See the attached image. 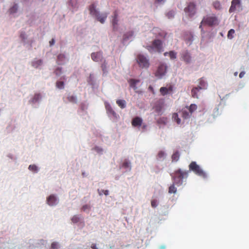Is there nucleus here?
I'll use <instances>...</instances> for the list:
<instances>
[{"instance_id":"33","label":"nucleus","mask_w":249,"mask_h":249,"mask_svg":"<svg viewBox=\"0 0 249 249\" xmlns=\"http://www.w3.org/2000/svg\"><path fill=\"white\" fill-rule=\"evenodd\" d=\"M167 54H168V53H165L164 55H166ZM171 59H175L176 58L177 53L174 51H170L169 53H168Z\"/></svg>"},{"instance_id":"41","label":"nucleus","mask_w":249,"mask_h":249,"mask_svg":"<svg viewBox=\"0 0 249 249\" xmlns=\"http://www.w3.org/2000/svg\"><path fill=\"white\" fill-rule=\"evenodd\" d=\"M151 204L153 208H156L158 206V201L156 199H152Z\"/></svg>"},{"instance_id":"53","label":"nucleus","mask_w":249,"mask_h":249,"mask_svg":"<svg viewBox=\"0 0 249 249\" xmlns=\"http://www.w3.org/2000/svg\"><path fill=\"white\" fill-rule=\"evenodd\" d=\"M55 40L53 38L51 41H50V46H52L54 44Z\"/></svg>"},{"instance_id":"35","label":"nucleus","mask_w":249,"mask_h":249,"mask_svg":"<svg viewBox=\"0 0 249 249\" xmlns=\"http://www.w3.org/2000/svg\"><path fill=\"white\" fill-rule=\"evenodd\" d=\"M67 99H68V100L70 102H71L72 103H76V102H77L76 97L74 96H73V95L69 96L67 97Z\"/></svg>"},{"instance_id":"20","label":"nucleus","mask_w":249,"mask_h":249,"mask_svg":"<svg viewBox=\"0 0 249 249\" xmlns=\"http://www.w3.org/2000/svg\"><path fill=\"white\" fill-rule=\"evenodd\" d=\"M89 13L91 15L94 17L99 12L96 9L94 4H91L89 8Z\"/></svg>"},{"instance_id":"44","label":"nucleus","mask_w":249,"mask_h":249,"mask_svg":"<svg viewBox=\"0 0 249 249\" xmlns=\"http://www.w3.org/2000/svg\"><path fill=\"white\" fill-rule=\"evenodd\" d=\"M90 209V206L89 205L86 204L83 206L82 208V210L85 212L87 210L89 211Z\"/></svg>"},{"instance_id":"19","label":"nucleus","mask_w":249,"mask_h":249,"mask_svg":"<svg viewBox=\"0 0 249 249\" xmlns=\"http://www.w3.org/2000/svg\"><path fill=\"white\" fill-rule=\"evenodd\" d=\"M186 43L190 45L193 40V36L191 33H187L184 36Z\"/></svg>"},{"instance_id":"7","label":"nucleus","mask_w":249,"mask_h":249,"mask_svg":"<svg viewBox=\"0 0 249 249\" xmlns=\"http://www.w3.org/2000/svg\"><path fill=\"white\" fill-rule=\"evenodd\" d=\"M184 12L190 17H193L196 13V5L194 2H190L184 8Z\"/></svg>"},{"instance_id":"14","label":"nucleus","mask_w":249,"mask_h":249,"mask_svg":"<svg viewBox=\"0 0 249 249\" xmlns=\"http://www.w3.org/2000/svg\"><path fill=\"white\" fill-rule=\"evenodd\" d=\"M131 124L133 127H139L142 124V119L140 117H136L132 119Z\"/></svg>"},{"instance_id":"32","label":"nucleus","mask_w":249,"mask_h":249,"mask_svg":"<svg viewBox=\"0 0 249 249\" xmlns=\"http://www.w3.org/2000/svg\"><path fill=\"white\" fill-rule=\"evenodd\" d=\"M60 246L58 242H53L51 245L50 249H59Z\"/></svg>"},{"instance_id":"10","label":"nucleus","mask_w":249,"mask_h":249,"mask_svg":"<svg viewBox=\"0 0 249 249\" xmlns=\"http://www.w3.org/2000/svg\"><path fill=\"white\" fill-rule=\"evenodd\" d=\"M173 91V86L171 85L166 87H161L160 89V92L162 96H165L168 94H172Z\"/></svg>"},{"instance_id":"40","label":"nucleus","mask_w":249,"mask_h":249,"mask_svg":"<svg viewBox=\"0 0 249 249\" xmlns=\"http://www.w3.org/2000/svg\"><path fill=\"white\" fill-rule=\"evenodd\" d=\"M71 220L73 223H76L79 221L80 218L78 215H75L72 216Z\"/></svg>"},{"instance_id":"3","label":"nucleus","mask_w":249,"mask_h":249,"mask_svg":"<svg viewBox=\"0 0 249 249\" xmlns=\"http://www.w3.org/2000/svg\"><path fill=\"white\" fill-rule=\"evenodd\" d=\"M189 169L193 171L197 175L200 176L203 178L207 177V175L205 172L196 164L195 161H192L190 164Z\"/></svg>"},{"instance_id":"11","label":"nucleus","mask_w":249,"mask_h":249,"mask_svg":"<svg viewBox=\"0 0 249 249\" xmlns=\"http://www.w3.org/2000/svg\"><path fill=\"white\" fill-rule=\"evenodd\" d=\"M164 107V102L162 100H160L156 102L153 108L158 114H160Z\"/></svg>"},{"instance_id":"48","label":"nucleus","mask_w":249,"mask_h":249,"mask_svg":"<svg viewBox=\"0 0 249 249\" xmlns=\"http://www.w3.org/2000/svg\"><path fill=\"white\" fill-rule=\"evenodd\" d=\"M94 150L98 153H101L103 151L102 148L98 146H96L94 148Z\"/></svg>"},{"instance_id":"49","label":"nucleus","mask_w":249,"mask_h":249,"mask_svg":"<svg viewBox=\"0 0 249 249\" xmlns=\"http://www.w3.org/2000/svg\"><path fill=\"white\" fill-rule=\"evenodd\" d=\"M20 37L23 41H25L26 39V36L25 33H21L20 34Z\"/></svg>"},{"instance_id":"42","label":"nucleus","mask_w":249,"mask_h":249,"mask_svg":"<svg viewBox=\"0 0 249 249\" xmlns=\"http://www.w3.org/2000/svg\"><path fill=\"white\" fill-rule=\"evenodd\" d=\"M46 244H47V241L44 240H43V239L39 240L37 243V245H39V247L41 246V245H43V246L46 247Z\"/></svg>"},{"instance_id":"61","label":"nucleus","mask_w":249,"mask_h":249,"mask_svg":"<svg viewBox=\"0 0 249 249\" xmlns=\"http://www.w3.org/2000/svg\"><path fill=\"white\" fill-rule=\"evenodd\" d=\"M234 74H235V75H236L237 74V72H235V73H234Z\"/></svg>"},{"instance_id":"28","label":"nucleus","mask_w":249,"mask_h":249,"mask_svg":"<svg viewBox=\"0 0 249 249\" xmlns=\"http://www.w3.org/2000/svg\"><path fill=\"white\" fill-rule=\"evenodd\" d=\"M172 119L174 121L176 122L178 124H179L181 123V120L180 118H179L178 113H173L172 115Z\"/></svg>"},{"instance_id":"59","label":"nucleus","mask_w":249,"mask_h":249,"mask_svg":"<svg viewBox=\"0 0 249 249\" xmlns=\"http://www.w3.org/2000/svg\"><path fill=\"white\" fill-rule=\"evenodd\" d=\"M149 89H150L152 91L153 90V89L151 86L149 87Z\"/></svg>"},{"instance_id":"25","label":"nucleus","mask_w":249,"mask_h":249,"mask_svg":"<svg viewBox=\"0 0 249 249\" xmlns=\"http://www.w3.org/2000/svg\"><path fill=\"white\" fill-rule=\"evenodd\" d=\"M186 107L192 114L197 109V106L196 104H192L189 107L186 106Z\"/></svg>"},{"instance_id":"57","label":"nucleus","mask_w":249,"mask_h":249,"mask_svg":"<svg viewBox=\"0 0 249 249\" xmlns=\"http://www.w3.org/2000/svg\"><path fill=\"white\" fill-rule=\"evenodd\" d=\"M141 126H142V129L143 130H145L147 127V125L145 124H142V125Z\"/></svg>"},{"instance_id":"18","label":"nucleus","mask_w":249,"mask_h":249,"mask_svg":"<svg viewBox=\"0 0 249 249\" xmlns=\"http://www.w3.org/2000/svg\"><path fill=\"white\" fill-rule=\"evenodd\" d=\"M181 112L182 117L185 119L189 118L192 114L186 107L182 109Z\"/></svg>"},{"instance_id":"5","label":"nucleus","mask_w":249,"mask_h":249,"mask_svg":"<svg viewBox=\"0 0 249 249\" xmlns=\"http://www.w3.org/2000/svg\"><path fill=\"white\" fill-rule=\"evenodd\" d=\"M242 10L241 0H232L231 5L229 9L230 13L235 11H241Z\"/></svg>"},{"instance_id":"26","label":"nucleus","mask_w":249,"mask_h":249,"mask_svg":"<svg viewBox=\"0 0 249 249\" xmlns=\"http://www.w3.org/2000/svg\"><path fill=\"white\" fill-rule=\"evenodd\" d=\"M213 5L215 10H219L222 8L220 2L218 0H215L213 2Z\"/></svg>"},{"instance_id":"51","label":"nucleus","mask_w":249,"mask_h":249,"mask_svg":"<svg viewBox=\"0 0 249 249\" xmlns=\"http://www.w3.org/2000/svg\"><path fill=\"white\" fill-rule=\"evenodd\" d=\"M65 58V56L64 54H60L58 55V60H62L63 59Z\"/></svg>"},{"instance_id":"1","label":"nucleus","mask_w":249,"mask_h":249,"mask_svg":"<svg viewBox=\"0 0 249 249\" xmlns=\"http://www.w3.org/2000/svg\"><path fill=\"white\" fill-rule=\"evenodd\" d=\"M219 24V20L218 17L214 14H210L204 16L201 24L207 25L209 27H213L218 25Z\"/></svg>"},{"instance_id":"55","label":"nucleus","mask_w":249,"mask_h":249,"mask_svg":"<svg viewBox=\"0 0 249 249\" xmlns=\"http://www.w3.org/2000/svg\"><path fill=\"white\" fill-rule=\"evenodd\" d=\"M245 74V72L244 71H241L239 74V77L242 78Z\"/></svg>"},{"instance_id":"27","label":"nucleus","mask_w":249,"mask_h":249,"mask_svg":"<svg viewBox=\"0 0 249 249\" xmlns=\"http://www.w3.org/2000/svg\"><path fill=\"white\" fill-rule=\"evenodd\" d=\"M41 96L40 93H36L34 95V97L31 99V102L32 103H35L37 102L40 99H41Z\"/></svg>"},{"instance_id":"4","label":"nucleus","mask_w":249,"mask_h":249,"mask_svg":"<svg viewBox=\"0 0 249 249\" xmlns=\"http://www.w3.org/2000/svg\"><path fill=\"white\" fill-rule=\"evenodd\" d=\"M137 62L142 69H147L149 68L150 63L149 59L143 54H138L136 57Z\"/></svg>"},{"instance_id":"37","label":"nucleus","mask_w":249,"mask_h":249,"mask_svg":"<svg viewBox=\"0 0 249 249\" xmlns=\"http://www.w3.org/2000/svg\"><path fill=\"white\" fill-rule=\"evenodd\" d=\"M235 33V31L233 29H231L229 31L228 33V38L229 39H232L233 37V35Z\"/></svg>"},{"instance_id":"6","label":"nucleus","mask_w":249,"mask_h":249,"mask_svg":"<svg viewBox=\"0 0 249 249\" xmlns=\"http://www.w3.org/2000/svg\"><path fill=\"white\" fill-rule=\"evenodd\" d=\"M154 49L159 53L163 51L162 41L159 39H156L152 42V46H147V49L151 51V49Z\"/></svg>"},{"instance_id":"24","label":"nucleus","mask_w":249,"mask_h":249,"mask_svg":"<svg viewBox=\"0 0 249 249\" xmlns=\"http://www.w3.org/2000/svg\"><path fill=\"white\" fill-rule=\"evenodd\" d=\"M116 103L121 108H124L126 107V102L124 100H117Z\"/></svg>"},{"instance_id":"56","label":"nucleus","mask_w":249,"mask_h":249,"mask_svg":"<svg viewBox=\"0 0 249 249\" xmlns=\"http://www.w3.org/2000/svg\"><path fill=\"white\" fill-rule=\"evenodd\" d=\"M36 63L37 65H40L42 63V61L40 59L38 60L36 62Z\"/></svg>"},{"instance_id":"60","label":"nucleus","mask_w":249,"mask_h":249,"mask_svg":"<svg viewBox=\"0 0 249 249\" xmlns=\"http://www.w3.org/2000/svg\"><path fill=\"white\" fill-rule=\"evenodd\" d=\"M202 25H203V24H200V25H199V28L200 29H201V30H202V29H202Z\"/></svg>"},{"instance_id":"45","label":"nucleus","mask_w":249,"mask_h":249,"mask_svg":"<svg viewBox=\"0 0 249 249\" xmlns=\"http://www.w3.org/2000/svg\"><path fill=\"white\" fill-rule=\"evenodd\" d=\"M106 108L107 109V113H108L109 112H111L113 110L109 104L106 105Z\"/></svg>"},{"instance_id":"43","label":"nucleus","mask_w":249,"mask_h":249,"mask_svg":"<svg viewBox=\"0 0 249 249\" xmlns=\"http://www.w3.org/2000/svg\"><path fill=\"white\" fill-rule=\"evenodd\" d=\"M55 74L59 76L62 73V68H57L54 71Z\"/></svg>"},{"instance_id":"9","label":"nucleus","mask_w":249,"mask_h":249,"mask_svg":"<svg viewBox=\"0 0 249 249\" xmlns=\"http://www.w3.org/2000/svg\"><path fill=\"white\" fill-rule=\"evenodd\" d=\"M118 10H116L113 12V15L112 16L111 24L113 27V30L114 31H117L118 29Z\"/></svg>"},{"instance_id":"46","label":"nucleus","mask_w":249,"mask_h":249,"mask_svg":"<svg viewBox=\"0 0 249 249\" xmlns=\"http://www.w3.org/2000/svg\"><path fill=\"white\" fill-rule=\"evenodd\" d=\"M165 153L163 151H160L158 154V157L159 159H162L164 157Z\"/></svg>"},{"instance_id":"36","label":"nucleus","mask_w":249,"mask_h":249,"mask_svg":"<svg viewBox=\"0 0 249 249\" xmlns=\"http://www.w3.org/2000/svg\"><path fill=\"white\" fill-rule=\"evenodd\" d=\"M18 6L17 4H14L10 9L9 12L11 14H14L18 10Z\"/></svg>"},{"instance_id":"21","label":"nucleus","mask_w":249,"mask_h":249,"mask_svg":"<svg viewBox=\"0 0 249 249\" xmlns=\"http://www.w3.org/2000/svg\"><path fill=\"white\" fill-rule=\"evenodd\" d=\"M207 87V84L205 81L202 78H201L199 79V85L197 87L199 89H206Z\"/></svg>"},{"instance_id":"34","label":"nucleus","mask_w":249,"mask_h":249,"mask_svg":"<svg viewBox=\"0 0 249 249\" xmlns=\"http://www.w3.org/2000/svg\"><path fill=\"white\" fill-rule=\"evenodd\" d=\"M28 169L30 171L35 173H36L38 171L37 167L35 164L30 165Z\"/></svg>"},{"instance_id":"29","label":"nucleus","mask_w":249,"mask_h":249,"mask_svg":"<svg viewBox=\"0 0 249 249\" xmlns=\"http://www.w3.org/2000/svg\"><path fill=\"white\" fill-rule=\"evenodd\" d=\"M179 152L177 151L173 153L172 156V160L173 161H177L179 159Z\"/></svg>"},{"instance_id":"54","label":"nucleus","mask_w":249,"mask_h":249,"mask_svg":"<svg viewBox=\"0 0 249 249\" xmlns=\"http://www.w3.org/2000/svg\"><path fill=\"white\" fill-rule=\"evenodd\" d=\"M91 248L92 249H98L97 247H96V245L95 244H92L91 245Z\"/></svg>"},{"instance_id":"63","label":"nucleus","mask_w":249,"mask_h":249,"mask_svg":"<svg viewBox=\"0 0 249 249\" xmlns=\"http://www.w3.org/2000/svg\"><path fill=\"white\" fill-rule=\"evenodd\" d=\"M84 225V222H83V226Z\"/></svg>"},{"instance_id":"38","label":"nucleus","mask_w":249,"mask_h":249,"mask_svg":"<svg viewBox=\"0 0 249 249\" xmlns=\"http://www.w3.org/2000/svg\"><path fill=\"white\" fill-rule=\"evenodd\" d=\"M122 167L125 168V169H130V162H129L128 161H127V160H125L123 164H122Z\"/></svg>"},{"instance_id":"22","label":"nucleus","mask_w":249,"mask_h":249,"mask_svg":"<svg viewBox=\"0 0 249 249\" xmlns=\"http://www.w3.org/2000/svg\"><path fill=\"white\" fill-rule=\"evenodd\" d=\"M200 90V89H199L197 87L193 88L191 91L192 96L194 98H198V93L199 92Z\"/></svg>"},{"instance_id":"31","label":"nucleus","mask_w":249,"mask_h":249,"mask_svg":"<svg viewBox=\"0 0 249 249\" xmlns=\"http://www.w3.org/2000/svg\"><path fill=\"white\" fill-rule=\"evenodd\" d=\"M133 35L134 32L133 31L128 32L124 35L123 39L124 40H126L129 39L130 37H132Z\"/></svg>"},{"instance_id":"16","label":"nucleus","mask_w":249,"mask_h":249,"mask_svg":"<svg viewBox=\"0 0 249 249\" xmlns=\"http://www.w3.org/2000/svg\"><path fill=\"white\" fill-rule=\"evenodd\" d=\"M47 201L49 205L53 206L56 204L57 199L54 195H52L47 198Z\"/></svg>"},{"instance_id":"50","label":"nucleus","mask_w":249,"mask_h":249,"mask_svg":"<svg viewBox=\"0 0 249 249\" xmlns=\"http://www.w3.org/2000/svg\"><path fill=\"white\" fill-rule=\"evenodd\" d=\"M167 16L168 17V18H172L174 16V12H172V11L169 12L167 13Z\"/></svg>"},{"instance_id":"2","label":"nucleus","mask_w":249,"mask_h":249,"mask_svg":"<svg viewBox=\"0 0 249 249\" xmlns=\"http://www.w3.org/2000/svg\"><path fill=\"white\" fill-rule=\"evenodd\" d=\"M188 176V171H183L179 169L175 171L172 176V178L174 183L178 186H179L182 184L183 179H186Z\"/></svg>"},{"instance_id":"23","label":"nucleus","mask_w":249,"mask_h":249,"mask_svg":"<svg viewBox=\"0 0 249 249\" xmlns=\"http://www.w3.org/2000/svg\"><path fill=\"white\" fill-rule=\"evenodd\" d=\"M107 114L109 117H112V119L114 121H117L119 118V116L113 110L109 112Z\"/></svg>"},{"instance_id":"58","label":"nucleus","mask_w":249,"mask_h":249,"mask_svg":"<svg viewBox=\"0 0 249 249\" xmlns=\"http://www.w3.org/2000/svg\"><path fill=\"white\" fill-rule=\"evenodd\" d=\"M164 0H155V2L157 3H160L162 1H164Z\"/></svg>"},{"instance_id":"13","label":"nucleus","mask_w":249,"mask_h":249,"mask_svg":"<svg viewBox=\"0 0 249 249\" xmlns=\"http://www.w3.org/2000/svg\"><path fill=\"white\" fill-rule=\"evenodd\" d=\"M107 15L108 13H107L100 14L99 12H98V14H97V15H96L94 17L98 21L103 24L105 22Z\"/></svg>"},{"instance_id":"8","label":"nucleus","mask_w":249,"mask_h":249,"mask_svg":"<svg viewBox=\"0 0 249 249\" xmlns=\"http://www.w3.org/2000/svg\"><path fill=\"white\" fill-rule=\"evenodd\" d=\"M167 66L163 64H160L155 72V76L159 78H161L166 73Z\"/></svg>"},{"instance_id":"39","label":"nucleus","mask_w":249,"mask_h":249,"mask_svg":"<svg viewBox=\"0 0 249 249\" xmlns=\"http://www.w3.org/2000/svg\"><path fill=\"white\" fill-rule=\"evenodd\" d=\"M56 86L59 89H63L64 88V83L63 81H57L56 83Z\"/></svg>"},{"instance_id":"47","label":"nucleus","mask_w":249,"mask_h":249,"mask_svg":"<svg viewBox=\"0 0 249 249\" xmlns=\"http://www.w3.org/2000/svg\"><path fill=\"white\" fill-rule=\"evenodd\" d=\"M101 68L104 72H105L107 69V63L106 61H104V63L102 64Z\"/></svg>"},{"instance_id":"52","label":"nucleus","mask_w":249,"mask_h":249,"mask_svg":"<svg viewBox=\"0 0 249 249\" xmlns=\"http://www.w3.org/2000/svg\"><path fill=\"white\" fill-rule=\"evenodd\" d=\"M102 193H103L105 195L107 196L108 195V190H101Z\"/></svg>"},{"instance_id":"12","label":"nucleus","mask_w":249,"mask_h":249,"mask_svg":"<svg viewBox=\"0 0 249 249\" xmlns=\"http://www.w3.org/2000/svg\"><path fill=\"white\" fill-rule=\"evenodd\" d=\"M91 57L95 62L101 61L103 59V53L100 51L96 53H92L91 54Z\"/></svg>"},{"instance_id":"62","label":"nucleus","mask_w":249,"mask_h":249,"mask_svg":"<svg viewBox=\"0 0 249 249\" xmlns=\"http://www.w3.org/2000/svg\"><path fill=\"white\" fill-rule=\"evenodd\" d=\"M99 195H102V193H99Z\"/></svg>"},{"instance_id":"17","label":"nucleus","mask_w":249,"mask_h":249,"mask_svg":"<svg viewBox=\"0 0 249 249\" xmlns=\"http://www.w3.org/2000/svg\"><path fill=\"white\" fill-rule=\"evenodd\" d=\"M130 86L131 88L133 89L136 92H139V91L137 90V87H136V84L140 82L139 80H136L134 79H131L128 81Z\"/></svg>"},{"instance_id":"15","label":"nucleus","mask_w":249,"mask_h":249,"mask_svg":"<svg viewBox=\"0 0 249 249\" xmlns=\"http://www.w3.org/2000/svg\"><path fill=\"white\" fill-rule=\"evenodd\" d=\"M181 58L185 63H189L191 61V56L187 51H185L181 54Z\"/></svg>"},{"instance_id":"30","label":"nucleus","mask_w":249,"mask_h":249,"mask_svg":"<svg viewBox=\"0 0 249 249\" xmlns=\"http://www.w3.org/2000/svg\"><path fill=\"white\" fill-rule=\"evenodd\" d=\"M175 183H174L169 187L168 190V193L169 194H175L177 192V188L175 186Z\"/></svg>"}]
</instances>
